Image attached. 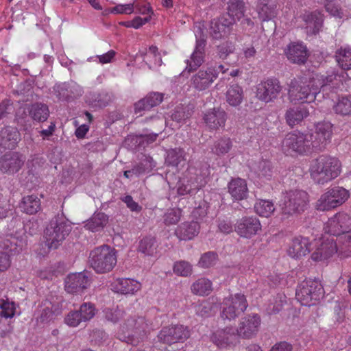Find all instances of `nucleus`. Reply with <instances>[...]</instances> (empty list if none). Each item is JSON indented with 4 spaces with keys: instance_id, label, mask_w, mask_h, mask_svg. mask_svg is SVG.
Here are the masks:
<instances>
[{
    "instance_id": "obj_49",
    "label": "nucleus",
    "mask_w": 351,
    "mask_h": 351,
    "mask_svg": "<svg viewBox=\"0 0 351 351\" xmlns=\"http://www.w3.org/2000/svg\"><path fill=\"white\" fill-rule=\"evenodd\" d=\"M336 114L341 116L351 115V96L339 98L333 106Z\"/></svg>"
},
{
    "instance_id": "obj_37",
    "label": "nucleus",
    "mask_w": 351,
    "mask_h": 351,
    "mask_svg": "<svg viewBox=\"0 0 351 351\" xmlns=\"http://www.w3.org/2000/svg\"><path fill=\"white\" fill-rule=\"evenodd\" d=\"M309 115L308 110L304 106L289 108L285 113L287 124L291 127L300 123Z\"/></svg>"
},
{
    "instance_id": "obj_3",
    "label": "nucleus",
    "mask_w": 351,
    "mask_h": 351,
    "mask_svg": "<svg viewBox=\"0 0 351 351\" xmlns=\"http://www.w3.org/2000/svg\"><path fill=\"white\" fill-rule=\"evenodd\" d=\"M117 261L116 250L107 245L97 247L89 254V264L98 274L110 271L116 265Z\"/></svg>"
},
{
    "instance_id": "obj_32",
    "label": "nucleus",
    "mask_w": 351,
    "mask_h": 351,
    "mask_svg": "<svg viewBox=\"0 0 351 351\" xmlns=\"http://www.w3.org/2000/svg\"><path fill=\"white\" fill-rule=\"evenodd\" d=\"M112 286L115 292L122 294H134L141 288L138 282L130 278H119Z\"/></svg>"
},
{
    "instance_id": "obj_36",
    "label": "nucleus",
    "mask_w": 351,
    "mask_h": 351,
    "mask_svg": "<svg viewBox=\"0 0 351 351\" xmlns=\"http://www.w3.org/2000/svg\"><path fill=\"white\" fill-rule=\"evenodd\" d=\"M337 254L341 258L351 256V233L336 234Z\"/></svg>"
},
{
    "instance_id": "obj_59",
    "label": "nucleus",
    "mask_w": 351,
    "mask_h": 351,
    "mask_svg": "<svg viewBox=\"0 0 351 351\" xmlns=\"http://www.w3.org/2000/svg\"><path fill=\"white\" fill-rule=\"evenodd\" d=\"M191 116L188 108L183 106H178L175 110L171 115V118L173 121L178 123H182Z\"/></svg>"
},
{
    "instance_id": "obj_57",
    "label": "nucleus",
    "mask_w": 351,
    "mask_h": 351,
    "mask_svg": "<svg viewBox=\"0 0 351 351\" xmlns=\"http://www.w3.org/2000/svg\"><path fill=\"white\" fill-rule=\"evenodd\" d=\"M45 307L41 310L40 316L37 318V322L40 324H45L51 320L53 317V311L51 302H46Z\"/></svg>"
},
{
    "instance_id": "obj_24",
    "label": "nucleus",
    "mask_w": 351,
    "mask_h": 351,
    "mask_svg": "<svg viewBox=\"0 0 351 351\" xmlns=\"http://www.w3.org/2000/svg\"><path fill=\"white\" fill-rule=\"evenodd\" d=\"M261 223L255 217H245L239 219L235 226V231L241 237H251L261 230Z\"/></svg>"
},
{
    "instance_id": "obj_14",
    "label": "nucleus",
    "mask_w": 351,
    "mask_h": 351,
    "mask_svg": "<svg viewBox=\"0 0 351 351\" xmlns=\"http://www.w3.org/2000/svg\"><path fill=\"white\" fill-rule=\"evenodd\" d=\"M189 337V330L182 325L165 327L158 335L159 341L167 344L184 341Z\"/></svg>"
},
{
    "instance_id": "obj_10",
    "label": "nucleus",
    "mask_w": 351,
    "mask_h": 351,
    "mask_svg": "<svg viewBox=\"0 0 351 351\" xmlns=\"http://www.w3.org/2000/svg\"><path fill=\"white\" fill-rule=\"evenodd\" d=\"M282 90V86L277 79H267L256 86V97L260 101L269 103L274 101Z\"/></svg>"
},
{
    "instance_id": "obj_61",
    "label": "nucleus",
    "mask_w": 351,
    "mask_h": 351,
    "mask_svg": "<svg viewBox=\"0 0 351 351\" xmlns=\"http://www.w3.org/2000/svg\"><path fill=\"white\" fill-rule=\"evenodd\" d=\"M105 317L108 321L117 322L124 315V311L120 308L106 309L104 311Z\"/></svg>"
},
{
    "instance_id": "obj_51",
    "label": "nucleus",
    "mask_w": 351,
    "mask_h": 351,
    "mask_svg": "<svg viewBox=\"0 0 351 351\" xmlns=\"http://www.w3.org/2000/svg\"><path fill=\"white\" fill-rule=\"evenodd\" d=\"M156 247L155 239L153 237H146L140 241L138 250L145 255L152 256L156 252Z\"/></svg>"
},
{
    "instance_id": "obj_17",
    "label": "nucleus",
    "mask_w": 351,
    "mask_h": 351,
    "mask_svg": "<svg viewBox=\"0 0 351 351\" xmlns=\"http://www.w3.org/2000/svg\"><path fill=\"white\" fill-rule=\"evenodd\" d=\"M195 173L197 175V177L194 178V180L193 178L191 177L190 180H186L185 179H182L179 181L177 191L180 195L189 194L193 191L199 189L204 185V182L203 179L209 174V167L208 164L204 163L202 165L199 176H198L197 172Z\"/></svg>"
},
{
    "instance_id": "obj_44",
    "label": "nucleus",
    "mask_w": 351,
    "mask_h": 351,
    "mask_svg": "<svg viewBox=\"0 0 351 351\" xmlns=\"http://www.w3.org/2000/svg\"><path fill=\"white\" fill-rule=\"evenodd\" d=\"M226 96V101L230 106H237L243 101V89L238 84H232L228 88Z\"/></svg>"
},
{
    "instance_id": "obj_8",
    "label": "nucleus",
    "mask_w": 351,
    "mask_h": 351,
    "mask_svg": "<svg viewBox=\"0 0 351 351\" xmlns=\"http://www.w3.org/2000/svg\"><path fill=\"white\" fill-rule=\"evenodd\" d=\"M282 148L285 153L304 154L310 152L314 147L309 135L294 132L289 133L282 142Z\"/></svg>"
},
{
    "instance_id": "obj_40",
    "label": "nucleus",
    "mask_w": 351,
    "mask_h": 351,
    "mask_svg": "<svg viewBox=\"0 0 351 351\" xmlns=\"http://www.w3.org/2000/svg\"><path fill=\"white\" fill-rule=\"evenodd\" d=\"M245 13V3L242 0H230L228 3V14L225 15L228 19L240 20Z\"/></svg>"
},
{
    "instance_id": "obj_55",
    "label": "nucleus",
    "mask_w": 351,
    "mask_h": 351,
    "mask_svg": "<svg viewBox=\"0 0 351 351\" xmlns=\"http://www.w3.org/2000/svg\"><path fill=\"white\" fill-rule=\"evenodd\" d=\"M80 313L84 322L89 321L95 315V308L92 303L85 302L81 305L80 310L77 311Z\"/></svg>"
},
{
    "instance_id": "obj_29",
    "label": "nucleus",
    "mask_w": 351,
    "mask_h": 351,
    "mask_svg": "<svg viewBox=\"0 0 351 351\" xmlns=\"http://www.w3.org/2000/svg\"><path fill=\"white\" fill-rule=\"evenodd\" d=\"M21 139L16 128L7 126L0 132V145L5 149H14Z\"/></svg>"
},
{
    "instance_id": "obj_50",
    "label": "nucleus",
    "mask_w": 351,
    "mask_h": 351,
    "mask_svg": "<svg viewBox=\"0 0 351 351\" xmlns=\"http://www.w3.org/2000/svg\"><path fill=\"white\" fill-rule=\"evenodd\" d=\"M29 115L35 121H45L49 116L48 108L42 104H34L30 108Z\"/></svg>"
},
{
    "instance_id": "obj_27",
    "label": "nucleus",
    "mask_w": 351,
    "mask_h": 351,
    "mask_svg": "<svg viewBox=\"0 0 351 351\" xmlns=\"http://www.w3.org/2000/svg\"><path fill=\"white\" fill-rule=\"evenodd\" d=\"M206 41L197 40L195 48L190 56V59L186 60L185 70L191 72L197 70L204 62V49Z\"/></svg>"
},
{
    "instance_id": "obj_9",
    "label": "nucleus",
    "mask_w": 351,
    "mask_h": 351,
    "mask_svg": "<svg viewBox=\"0 0 351 351\" xmlns=\"http://www.w3.org/2000/svg\"><path fill=\"white\" fill-rule=\"evenodd\" d=\"M323 295V287L319 282L314 280L303 281L296 291L298 300L304 306L315 304Z\"/></svg>"
},
{
    "instance_id": "obj_48",
    "label": "nucleus",
    "mask_w": 351,
    "mask_h": 351,
    "mask_svg": "<svg viewBox=\"0 0 351 351\" xmlns=\"http://www.w3.org/2000/svg\"><path fill=\"white\" fill-rule=\"evenodd\" d=\"M143 60L150 69H154L162 64V58L158 52V48L151 46L146 51Z\"/></svg>"
},
{
    "instance_id": "obj_43",
    "label": "nucleus",
    "mask_w": 351,
    "mask_h": 351,
    "mask_svg": "<svg viewBox=\"0 0 351 351\" xmlns=\"http://www.w3.org/2000/svg\"><path fill=\"white\" fill-rule=\"evenodd\" d=\"M212 282L205 278L197 279L191 285V289L193 293L204 296L209 295L213 291Z\"/></svg>"
},
{
    "instance_id": "obj_21",
    "label": "nucleus",
    "mask_w": 351,
    "mask_h": 351,
    "mask_svg": "<svg viewBox=\"0 0 351 351\" xmlns=\"http://www.w3.org/2000/svg\"><path fill=\"white\" fill-rule=\"evenodd\" d=\"M237 329L232 327H226L216 330L211 336L212 341L220 347L235 346L239 343Z\"/></svg>"
},
{
    "instance_id": "obj_30",
    "label": "nucleus",
    "mask_w": 351,
    "mask_h": 351,
    "mask_svg": "<svg viewBox=\"0 0 351 351\" xmlns=\"http://www.w3.org/2000/svg\"><path fill=\"white\" fill-rule=\"evenodd\" d=\"M255 10L261 21H268L276 15V4L273 0H257Z\"/></svg>"
},
{
    "instance_id": "obj_25",
    "label": "nucleus",
    "mask_w": 351,
    "mask_h": 351,
    "mask_svg": "<svg viewBox=\"0 0 351 351\" xmlns=\"http://www.w3.org/2000/svg\"><path fill=\"white\" fill-rule=\"evenodd\" d=\"M90 285V279L85 272L69 274L65 280V289L73 293L86 289Z\"/></svg>"
},
{
    "instance_id": "obj_22",
    "label": "nucleus",
    "mask_w": 351,
    "mask_h": 351,
    "mask_svg": "<svg viewBox=\"0 0 351 351\" xmlns=\"http://www.w3.org/2000/svg\"><path fill=\"white\" fill-rule=\"evenodd\" d=\"M233 25V19L223 15L210 22L209 33L213 38L221 39L229 35Z\"/></svg>"
},
{
    "instance_id": "obj_26",
    "label": "nucleus",
    "mask_w": 351,
    "mask_h": 351,
    "mask_svg": "<svg viewBox=\"0 0 351 351\" xmlns=\"http://www.w3.org/2000/svg\"><path fill=\"white\" fill-rule=\"evenodd\" d=\"M227 119L226 112L220 108H214L206 111L204 120L210 130H219L225 126Z\"/></svg>"
},
{
    "instance_id": "obj_54",
    "label": "nucleus",
    "mask_w": 351,
    "mask_h": 351,
    "mask_svg": "<svg viewBox=\"0 0 351 351\" xmlns=\"http://www.w3.org/2000/svg\"><path fill=\"white\" fill-rule=\"evenodd\" d=\"M173 271L178 276L186 277L192 274V265L185 261L175 263Z\"/></svg>"
},
{
    "instance_id": "obj_1",
    "label": "nucleus",
    "mask_w": 351,
    "mask_h": 351,
    "mask_svg": "<svg viewBox=\"0 0 351 351\" xmlns=\"http://www.w3.org/2000/svg\"><path fill=\"white\" fill-rule=\"evenodd\" d=\"M309 171L311 177L315 182L324 184L340 175L341 164L335 157L322 155L312 160Z\"/></svg>"
},
{
    "instance_id": "obj_12",
    "label": "nucleus",
    "mask_w": 351,
    "mask_h": 351,
    "mask_svg": "<svg viewBox=\"0 0 351 351\" xmlns=\"http://www.w3.org/2000/svg\"><path fill=\"white\" fill-rule=\"evenodd\" d=\"M333 130V125L329 121L319 122L315 125L314 133L309 134V138L315 149H322L330 142Z\"/></svg>"
},
{
    "instance_id": "obj_34",
    "label": "nucleus",
    "mask_w": 351,
    "mask_h": 351,
    "mask_svg": "<svg viewBox=\"0 0 351 351\" xmlns=\"http://www.w3.org/2000/svg\"><path fill=\"white\" fill-rule=\"evenodd\" d=\"M199 231V225L197 221L183 223L179 226L176 234L180 240H191L196 237Z\"/></svg>"
},
{
    "instance_id": "obj_47",
    "label": "nucleus",
    "mask_w": 351,
    "mask_h": 351,
    "mask_svg": "<svg viewBox=\"0 0 351 351\" xmlns=\"http://www.w3.org/2000/svg\"><path fill=\"white\" fill-rule=\"evenodd\" d=\"M255 212L261 217H269L275 210V206L271 201L259 199L254 204Z\"/></svg>"
},
{
    "instance_id": "obj_38",
    "label": "nucleus",
    "mask_w": 351,
    "mask_h": 351,
    "mask_svg": "<svg viewBox=\"0 0 351 351\" xmlns=\"http://www.w3.org/2000/svg\"><path fill=\"white\" fill-rule=\"evenodd\" d=\"M20 208L23 213L34 215L41 209L40 199L36 195H29L23 197Z\"/></svg>"
},
{
    "instance_id": "obj_15",
    "label": "nucleus",
    "mask_w": 351,
    "mask_h": 351,
    "mask_svg": "<svg viewBox=\"0 0 351 351\" xmlns=\"http://www.w3.org/2000/svg\"><path fill=\"white\" fill-rule=\"evenodd\" d=\"M18 252V239L16 237L8 236L0 240V271L10 267V257Z\"/></svg>"
},
{
    "instance_id": "obj_13",
    "label": "nucleus",
    "mask_w": 351,
    "mask_h": 351,
    "mask_svg": "<svg viewBox=\"0 0 351 351\" xmlns=\"http://www.w3.org/2000/svg\"><path fill=\"white\" fill-rule=\"evenodd\" d=\"M218 73L214 67L200 69L191 78V86L197 91L208 88L217 78Z\"/></svg>"
},
{
    "instance_id": "obj_6",
    "label": "nucleus",
    "mask_w": 351,
    "mask_h": 351,
    "mask_svg": "<svg viewBox=\"0 0 351 351\" xmlns=\"http://www.w3.org/2000/svg\"><path fill=\"white\" fill-rule=\"evenodd\" d=\"M308 195L302 190L289 191L284 195L280 204L282 214L289 217L304 212L308 206Z\"/></svg>"
},
{
    "instance_id": "obj_60",
    "label": "nucleus",
    "mask_w": 351,
    "mask_h": 351,
    "mask_svg": "<svg viewBox=\"0 0 351 351\" xmlns=\"http://www.w3.org/2000/svg\"><path fill=\"white\" fill-rule=\"evenodd\" d=\"M256 173L258 176L269 178L271 176L272 167L271 162L268 160H261L258 162L256 169Z\"/></svg>"
},
{
    "instance_id": "obj_19",
    "label": "nucleus",
    "mask_w": 351,
    "mask_h": 351,
    "mask_svg": "<svg viewBox=\"0 0 351 351\" xmlns=\"http://www.w3.org/2000/svg\"><path fill=\"white\" fill-rule=\"evenodd\" d=\"M347 74L344 72L332 71L327 76L316 75L313 77L314 83L316 84L318 93L319 90L326 92L329 89L338 88L341 84Z\"/></svg>"
},
{
    "instance_id": "obj_41",
    "label": "nucleus",
    "mask_w": 351,
    "mask_h": 351,
    "mask_svg": "<svg viewBox=\"0 0 351 351\" xmlns=\"http://www.w3.org/2000/svg\"><path fill=\"white\" fill-rule=\"evenodd\" d=\"M335 60L339 66L344 71L351 69V47H341L335 52Z\"/></svg>"
},
{
    "instance_id": "obj_28",
    "label": "nucleus",
    "mask_w": 351,
    "mask_h": 351,
    "mask_svg": "<svg viewBox=\"0 0 351 351\" xmlns=\"http://www.w3.org/2000/svg\"><path fill=\"white\" fill-rule=\"evenodd\" d=\"M310 241L306 237L294 238L289 244L287 254L292 258H298L306 255L309 252Z\"/></svg>"
},
{
    "instance_id": "obj_52",
    "label": "nucleus",
    "mask_w": 351,
    "mask_h": 351,
    "mask_svg": "<svg viewBox=\"0 0 351 351\" xmlns=\"http://www.w3.org/2000/svg\"><path fill=\"white\" fill-rule=\"evenodd\" d=\"M181 216L182 210L180 208H169L164 215V223L167 226L176 224L180 220Z\"/></svg>"
},
{
    "instance_id": "obj_53",
    "label": "nucleus",
    "mask_w": 351,
    "mask_h": 351,
    "mask_svg": "<svg viewBox=\"0 0 351 351\" xmlns=\"http://www.w3.org/2000/svg\"><path fill=\"white\" fill-rule=\"evenodd\" d=\"M221 317L224 320H233L236 319L239 314L235 311L234 306L229 305L226 298L221 304Z\"/></svg>"
},
{
    "instance_id": "obj_39",
    "label": "nucleus",
    "mask_w": 351,
    "mask_h": 351,
    "mask_svg": "<svg viewBox=\"0 0 351 351\" xmlns=\"http://www.w3.org/2000/svg\"><path fill=\"white\" fill-rule=\"evenodd\" d=\"M108 222V217L103 213H95L86 221L84 228L91 232L102 230Z\"/></svg>"
},
{
    "instance_id": "obj_62",
    "label": "nucleus",
    "mask_w": 351,
    "mask_h": 351,
    "mask_svg": "<svg viewBox=\"0 0 351 351\" xmlns=\"http://www.w3.org/2000/svg\"><path fill=\"white\" fill-rule=\"evenodd\" d=\"M83 322L77 311L70 312L64 318L65 324L71 327H77Z\"/></svg>"
},
{
    "instance_id": "obj_2",
    "label": "nucleus",
    "mask_w": 351,
    "mask_h": 351,
    "mask_svg": "<svg viewBox=\"0 0 351 351\" xmlns=\"http://www.w3.org/2000/svg\"><path fill=\"white\" fill-rule=\"evenodd\" d=\"M287 94L291 104H303L314 101L318 91L313 77L309 80L293 79L288 85Z\"/></svg>"
},
{
    "instance_id": "obj_64",
    "label": "nucleus",
    "mask_w": 351,
    "mask_h": 351,
    "mask_svg": "<svg viewBox=\"0 0 351 351\" xmlns=\"http://www.w3.org/2000/svg\"><path fill=\"white\" fill-rule=\"evenodd\" d=\"M134 10V3L128 4H119L112 9L111 12L114 14H130Z\"/></svg>"
},
{
    "instance_id": "obj_45",
    "label": "nucleus",
    "mask_w": 351,
    "mask_h": 351,
    "mask_svg": "<svg viewBox=\"0 0 351 351\" xmlns=\"http://www.w3.org/2000/svg\"><path fill=\"white\" fill-rule=\"evenodd\" d=\"M232 147V142L229 137L223 136L215 141L211 152L214 154L221 156L229 152Z\"/></svg>"
},
{
    "instance_id": "obj_4",
    "label": "nucleus",
    "mask_w": 351,
    "mask_h": 351,
    "mask_svg": "<svg viewBox=\"0 0 351 351\" xmlns=\"http://www.w3.org/2000/svg\"><path fill=\"white\" fill-rule=\"evenodd\" d=\"M148 331L149 325L144 317H132L121 326L118 336L121 341L136 346L145 337Z\"/></svg>"
},
{
    "instance_id": "obj_16",
    "label": "nucleus",
    "mask_w": 351,
    "mask_h": 351,
    "mask_svg": "<svg viewBox=\"0 0 351 351\" xmlns=\"http://www.w3.org/2000/svg\"><path fill=\"white\" fill-rule=\"evenodd\" d=\"M260 316L256 314L249 315L243 317L237 329L239 339H251L256 335L261 326Z\"/></svg>"
},
{
    "instance_id": "obj_31",
    "label": "nucleus",
    "mask_w": 351,
    "mask_h": 351,
    "mask_svg": "<svg viewBox=\"0 0 351 351\" xmlns=\"http://www.w3.org/2000/svg\"><path fill=\"white\" fill-rule=\"evenodd\" d=\"M289 60L293 63H304L307 58L306 47L301 43H292L285 51Z\"/></svg>"
},
{
    "instance_id": "obj_20",
    "label": "nucleus",
    "mask_w": 351,
    "mask_h": 351,
    "mask_svg": "<svg viewBox=\"0 0 351 351\" xmlns=\"http://www.w3.org/2000/svg\"><path fill=\"white\" fill-rule=\"evenodd\" d=\"M337 245L333 237L322 238L317 243L311 258L315 261H324L337 254Z\"/></svg>"
},
{
    "instance_id": "obj_58",
    "label": "nucleus",
    "mask_w": 351,
    "mask_h": 351,
    "mask_svg": "<svg viewBox=\"0 0 351 351\" xmlns=\"http://www.w3.org/2000/svg\"><path fill=\"white\" fill-rule=\"evenodd\" d=\"M217 260V255L213 252H208L202 255L198 265L201 267L208 268L213 266Z\"/></svg>"
},
{
    "instance_id": "obj_33",
    "label": "nucleus",
    "mask_w": 351,
    "mask_h": 351,
    "mask_svg": "<svg viewBox=\"0 0 351 351\" xmlns=\"http://www.w3.org/2000/svg\"><path fill=\"white\" fill-rule=\"evenodd\" d=\"M163 99V95L159 93H150L145 98L139 100L134 105L135 112H141L143 110L159 105Z\"/></svg>"
},
{
    "instance_id": "obj_5",
    "label": "nucleus",
    "mask_w": 351,
    "mask_h": 351,
    "mask_svg": "<svg viewBox=\"0 0 351 351\" xmlns=\"http://www.w3.org/2000/svg\"><path fill=\"white\" fill-rule=\"evenodd\" d=\"M71 226L62 217H53L45 230V244L50 249H57L69 235Z\"/></svg>"
},
{
    "instance_id": "obj_56",
    "label": "nucleus",
    "mask_w": 351,
    "mask_h": 351,
    "mask_svg": "<svg viewBox=\"0 0 351 351\" xmlns=\"http://www.w3.org/2000/svg\"><path fill=\"white\" fill-rule=\"evenodd\" d=\"M0 315L5 318H11L15 314V304L8 300H0Z\"/></svg>"
},
{
    "instance_id": "obj_42",
    "label": "nucleus",
    "mask_w": 351,
    "mask_h": 351,
    "mask_svg": "<svg viewBox=\"0 0 351 351\" xmlns=\"http://www.w3.org/2000/svg\"><path fill=\"white\" fill-rule=\"evenodd\" d=\"M186 160V154L183 149H171L167 152L165 162L172 167L183 165Z\"/></svg>"
},
{
    "instance_id": "obj_7",
    "label": "nucleus",
    "mask_w": 351,
    "mask_h": 351,
    "mask_svg": "<svg viewBox=\"0 0 351 351\" xmlns=\"http://www.w3.org/2000/svg\"><path fill=\"white\" fill-rule=\"evenodd\" d=\"M350 195V192L342 186L328 189L316 202L315 208L319 211L335 209L344 204Z\"/></svg>"
},
{
    "instance_id": "obj_63",
    "label": "nucleus",
    "mask_w": 351,
    "mask_h": 351,
    "mask_svg": "<svg viewBox=\"0 0 351 351\" xmlns=\"http://www.w3.org/2000/svg\"><path fill=\"white\" fill-rule=\"evenodd\" d=\"M234 50V46L232 43H225L218 46V55L220 58L226 59Z\"/></svg>"
},
{
    "instance_id": "obj_46",
    "label": "nucleus",
    "mask_w": 351,
    "mask_h": 351,
    "mask_svg": "<svg viewBox=\"0 0 351 351\" xmlns=\"http://www.w3.org/2000/svg\"><path fill=\"white\" fill-rule=\"evenodd\" d=\"M229 305H232L239 315L243 313L248 306L246 298L244 294L238 293L225 298Z\"/></svg>"
},
{
    "instance_id": "obj_23",
    "label": "nucleus",
    "mask_w": 351,
    "mask_h": 351,
    "mask_svg": "<svg viewBox=\"0 0 351 351\" xmlns=\"http://www.w3.org/2000/svg\"><path fill=\"white\" fill-rule=\"evenodd\" d=\"M300 18L304 22L302 27L308 34H316L322 29L324 18L319 11H306L300 16Z\"/></svg>"
},
{
    "instance_id": "obj_11",
    "label": "nucleus",
    "mask_w": 351,
    "mask_h": 351,
    "mask_svg": "<svg viewBox=\"0 0 351 351\" xmlns=\"http://www.w3.org/2000/svg\"><path fill=\"white\" fill-rule=\"evenodd\" d=\"M324 230L332 235L351 233V215L346 212L337 213L325 223Z\"/></svg>"
},
{
    "instance_id": "obj_35",
    "label": "nucleus",
    "mask_w": 351,
    "mask_h": 351,
    "mask_svg": "<svg viewBox=\"0 0 351 351\" xmlns=\"http://www.w3.org/2000/svg\"><path fill=\"white\" fill-rule=\"evenodd\" d=\"M228 191L236 200L246 198L248 193L246 181L241 178L232 180L228 184Z\"/></svg>"
},
{
    "instance_id": "obj_18",
    "label": "nucleus",
    "mask_w": 351,
    "mask_h": 351,
    "mask_svg": "<svg viewBox=\"0 0 351 351\" xmlns=\"http://www.w3.org/2000/svg\"><path fill=\"white\" fill-rule=\"evenodd\" d=\"M25 162V158L18 152H10L0 158V171L8 175L19 172Z\"/></svg>"
}]
</instances>
